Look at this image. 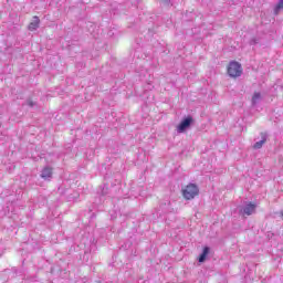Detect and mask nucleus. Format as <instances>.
Returning <instances> with one entry per match:
<instances>
[{"label":"nucleus","instance_id":"obj_1","mask_svg":"<svg viewBox=\"0 0 283 283\" xmlns=\"http://www.w3.org/2000/svg\"><path fill=\"white\" fill-rule=\"evenodd\" d=\"M200 193V188L196 184H188L185 189H182V196L185 200H193L196 196Z\"/></svg>","mask_w":283,"mask_h":283},{"label":"nucleus","instance_id":"obj_5","mask_svg":"<svg viewBox=\"0 0 283 283\" xmlns=\"http://www.w3.org/2000/svg\"><path fill=\"white\" fill-rule=\"evenodd\" d=\"M52 167L46 166L42 169L41 171V178H43V180H52Z\"/></svg>","mask_w":283,"mask_h":283},{"label":"nucleus","instance_id":"obj_2","mask_svg":"<svg viewBox=\"0 0 283 283\" xmlns=\"http://www.w3.org/2000/svg\"><path fill=\"white\" fill-rule=\"evenodd\" d=\"M228 74L231 78H238V76H242V64L239 62H230L228 66Z\"/></svg>","mask_w":283,"mask_h":283},{"label":"nucleus","instance_id":"obj_13","mask_svg":"<svg viewBox=\"0 0 283 283\" xmlns=\"http://www.w3.org/2000/svg\"><path fill=\"white\" fill-rule=\"evenodd\" d=\"M27 105L29 107H34L36 105V102H33L32 99H27Z\"/></svg>","mask_w":283,"mask_h":283},{"label":"nucleus","instance_id":"obj_14","mask_svg":"<svg viewBox=\"0 0 283 283\" xmlns=\"http://www.w3.org/2000/svg\"><path fill=\"white\" fill-rule=\"evenodd\" d=\"M164 3H171V0H163Z\"/></svg>","mask_w":283,"mask_h":283},{"label":"nucleus","instance_id":"obj_9","mask_svg":"<svg viewBox=\"0 0 283 283\" xmlns=\"http://www.w3.org/2000/svg\"><path fill=\"white\" fill-rule=\"evenodd\" d=\"M99 193L101 196H109L112 191H109V184H104L103 186H99Z\"/></svg>","mask_w":283,"mask_h":283},{"label":"nucleus","instance_id":"obj_8","mask_svg":"<svg viewBox=\"0 0 283 283\" xmlns=\"http://www.w3.org/2000/svg\"><path fill=\"white\" fill-rule=\"evenodd\" d=\"M266 138H269V135H266V133H261V140L253 145V149H262L264 143H266Z\"/></svg>","mask_w":283,"mask_h":283},{"label":"nucleus","instance_id":"obj_3","mask_svg":"<svg viewBox=\"0 0 283 283\" xmlns=\"http://www.w3.org/2000/svg\"><path fill=\"white\" fill-rule=\"evenodd\" d=\"M191 125H193V117L191 115H188L184 117L182 120L177 126V133L185 134V132H187V129H189Z\"/></svg>","mask_w":283,"mask_h":283},{"label":"nucleus","instance_id":"obj_12","mask_svg":"<svg viewBox=\"0 0 283 283\" xmlns=\"http://www.w3.org/2000/svg\"><path fill=\"white\" fill-rule=\"evenodd\" d=\"M258 43H260V39H258V38H252L250 40V45H258Z\"/></svg>","mask_w":283,"mask_h":283},{"label":"nucleus","instance_id":"obj_6","mask_svg":"<svg viewBox=\"0 0 283 283\" xmlns=\"http://www.w3.org/2000/svg\"><path fill=\"white\" fill-rule=\"evenodd\" d=\"M210 252H211V248H209V247L206 245V247L203 248L201 254H200L199 258H198V262H199L200 264H202L203 262H206V261H207V256L209 255Z\"/></svg>","mask_w":283,"mask_h":283},{"label":"nucleus","instance_id":"obj_11","mask_svg":"<svg viewBox=\"0 0 283 283\" xmlns=\"http://www.w3.org/2000/svg\"><path fill=\"white\" fill-rule=\"evenodd\" d=\"M280 10H283V0H280L274 7V14H279Z\"/></svg>","mask_w":283,"mask_h":283},{"label":"nucleus","instance_id":"obj_10","mask_svg":"<svg viewBox=\"0 0 283 283\" xmlns=\"http://www.w3.org/2000/svg\"><path fill=\"white\" fill-rule=\"evenodd\" d=\"M260 101H262V94H261L260 92H255V93L253 94L252 101H251L253 107H255V105H256Z\"/></svg>","mask_w":283,"mask_h":283},{"label":"nucleus","instance_id":"obj_4","mask_svg":"<svg viewBox=\"0 0 283 283\" xmlns=\"http://www.w3.org/2000/svg\"><path fill=\"white\" fill-rule=\"evenodd\" d=\"M255 209H258L255 203L248 202L242 207L240 213H243V216H253V213H255Z\"/></svg>","mask_w":283,"mask_h":283},{"label":"nucleus","instance_id":"obj_7","mask_svg":"<svg viewBox=\"0 0 283 283\" xmlns=\"http://www.w3.org/2000/svg\"><path fill=\"white\" fill-rule=\"evenodd\" d=\"M40 23H41V19H39L38 15H34L32 22H30L29 24V30L31 32H34V30H39Z\"/></svg>","mask_w":283,"mask_h":283}]
</instances>
